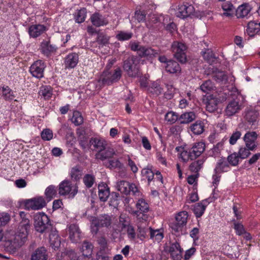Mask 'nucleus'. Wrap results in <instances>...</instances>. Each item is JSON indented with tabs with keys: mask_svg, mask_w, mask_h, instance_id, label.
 <instances>
[{
	"mask_svg": "<svg viewBox=\"0 0 260 260\" xmlns=\"http://www.w3.org/2000/svg\"><path fill=\"white\" fill-rule=\"evenodd\" d=\"M29 231V230L18 227L15 234L5 240V249L10 253L15 252L27 241Z\"/></svg>",
	"mask_w": 260,
	"mask_h": 260,
	"instance_id": "f257e3e1",
	"label": "nucleus"
},
{
	"mask_svg": "<svg viewBox=\"0 0 260 260\" xmlns=\"http://www.w3.org/2000/svg\"><path fill=\"white\" fill-rule=\"evenodd\" d=\"M34 228L35 230L41 234L49 232L53 228L48 216L44 212L39 213L34 215Z\"/></svg>",
	"mask_w": 260,
	"mask_h": 260,
	"instance_id": "f03ea898",
	"label": "nucleus"
},
{
	"mask_svg": "<svg viewBox=\"0 0 260 260\" xmlns=\"http://www.w3.org/2000/svg\"><path fill=\"white\" fill-rule=\"evenodd\" d=\"M129 46L132 50L137 51L138 55L142 58L152 59L156 57L159 54L158 50L151 47L141 45L139 43L131 42Z\"/></svg>",
	"mask_w": 260,
	"mask_h": 260,
	"instance_id": "7ed1b4c3",
	"label": "nucleus"
},
{
	"mask_svg": "<svg viewBox=\"0 0 260 260\" xmlns=\"http://www.w3.org/2000/svg\"><path fill=\"white\" fill-rule=\"evenodd\" d=\"M121 77V71L119 68L115 70L113 73L108 71H104L100 77L96 86L101 87L105 85H110L118 81Z\"/></svg>",
	"mask_w": 260,
	"mask_h": 260,
	"instance_id": "20e7f679",
	"label": "nucleus"
},
{
	"mask_svg": "<svg viewBox=\"0 0 260 260\" xmlns=\"http://www.w3.org/2000/svg\"><path fill=\"white\" fill-rule=\"evenodd\" d=\"M123 68L130 77H136L139 75V64L134 56H129L124 60Z\"/></svg>",
	"mask_w": 260,
	"mask_h": 260,
	"instance_id": "39448f33",
	"label": "nucleus"
},
{
	"mask_svg": "<svg viewBox=\"0 0 260 260\" xmlns=\"http://www.w3.org/2000/svg\"><path fill=\"white\" fill-rule=\"evenodd\" d=\"M77 185H73L68 180L62 181L59 185V193L61 196L69 194L70 197L74 198L77 193L78 189Z\"/></svg>",
	"mask_w": 260,
	"mask_h": 260,
	"instance_id": "423d86ee",
	"label": "nucleus"
},
{
	"mask_svg": "<svg viewBox=\"0 0 260 260\" xmlns=\"http://www.w3.org/2000/svg\"><path fill=\"white\" fill-rule=\"evenodd\" d=\"M172 50L174 53V57L179 62L181 63L186 62L187 58L185 52L186 47L183 43L174 42L172 45Z\"/></svg>",
	"mask_w": 260,
	"mask_h": 260,
	"instance_id": "0eeeda50",
	"label": "nucleus"
},
{
	"mask_svg": "<svg viewBox=\"0 0 260 260\" xmlns=\"http://www.w3.org/2000/svg\"><path fill=\"white\" fill-rule=\"evenodd\" d=\"M46 202L42 197L34 198L24 201L25 208L29 210H39L46 206Z\"/></svg>",
	"mask_w": 260,
	"mask_h": 260,
	"instance_id": "6e6552de",
	"label": "nucleus"
},
{
	"mask_svg": "<svg viewBox=\"0 0 260 260\" xmlns=\"http://www.w3.org/2000/svg\"><path fill=\"white\" fill-rule=\"evenodd\" d=\"M46 67L42 60L35 61L30 67L29 71L34 77L41 78L43 77L44 70Z\"/></svg>",
	"mask_w": 260,
	"mask_h": 260,
	"instance_id": "1a4fd4ad",
	"label": "nucleus"
},
{
	"mask_svg": "<svg viewBox=\"0 0 260 260\" xmlns=\"http://www.w3.org/2000/svg\"><path fill=\"white\" fill-rule=\"evenodd\" d=\"M194 11V8L191 5L182 4L178 6L176 15L178 17L184 19L190 16Z\"/></svg>",
	"mask_w": 260,
	"mask_h": 260,
	"instance_id": "9d476101",
	"label": "nucleus"
},
{
	"mask_svg": "<svg viewBox=\"0 0 260 260\" xmlns=\"http://www.w3.org/2000/svg\"><path fill=\"white\" fill-rule=\"evenodd\" d=\"M205 149V143L202 142L195 143L189 150L188 157L191 160L200 156Z\"/></svg>",
	"mask_w": 260,
	"mask_h": 260,
	"instance_id": "9b49d317",
	"label": "nucleus"
},
{
	"mask_svg": "<svg viewBox=\"0 0 260 260\" xmlns=\"http://www.w3.org/2000/svg\"><path fill=\"white\" fill-rule=\"evenodd\" d=\"M257 135L255 132H247L244 137L246 147L251 150H253L256 147L255 141L256 140Z\"/></svg>",
	"mask_w": 260,
	"mask_h": 260,
	"instance_id": "f8f14e48",
	"label": "nucleus"
},
{
	"mask_svg": "<svg viewBox=\"0 0 260 260\" xmlns=\"http://www.w3.org/2000/svg\"><path fill=\"white\" fill-rule=\"evenodd\" d=\"M206 110L209 112H214L217 109L219 100L213 94L208 95L205 100Z\"/></svg>",
	"mask_w": 260,
	"mask_h": 260,
	"instance_id": "ddd939ff",
	"label": "nucleus"
},
{
	"mask_svg": "<svg viewBox=\"0 0 260 260\" xmlns=\"http://www.w3.org/2000/svg\"><path fill=\"white\" fill-rule=\"evenodd\" d=\"M49 242L52 248L55 249L58 248L60 245V238L58 234V231L56 228H53L49 232Z\"/></svg>",
	"mask_w": 260,
	"mask_h": 260,
	"instance_id": "4468645a",
	"label": "nucleus"
},
{
	"mask_svg": "<svg viewBox=\"0 0 260 260\" xmlns=\"http://www.w3.org/2000/svg\"><path fill=\"white\" fill-rule=\"evenodd\" d=\"M70 238L73 243H78L81 238V232L78 226L71 224L69 227Z\"/></svg>",
	"mask_w": 260,
	"mask_h": 260,
	"instance_id": "2eb2a0df",
	"label": "nucleus"
},
{
	"mask_svg": "<svg viewBox=\"0 0 260 260\" xmlns=\"http://www.w3.org/2000/svg\"><path fill=\"white\" fill-rule=\"evenodd\" d=\"M99 197L100 201L105 202L110 195V189L108 185L104 182L99 184Z\"/></svg>",
	"mask_w": 260,
	"mask_h": 260,
	"instance_id": "dca6fc26",
	"label": "nucleus"
},
{
	"mask_svg": "<svg viewBox=\"0 0 260 260\" xmlns=\"http://www.w3.org/2000/svg\"><path fill=\"white\" fill-rule=\"evenodd\" d=\"M92 249L93 246L91 243L84 241L82 248V254L81 256H78V257H82L86 259H88V260H92Z\"/></svg>",
	"mask_w": 260,
	"mask_h": 260,
	"instance_id": "f3484780",
	"label": "nucleus"
},
{
	"mask_svg": "<svg viewBox=\"0 0 260 260\" xmlns=\"http://www.w3.org/2000/svg\"><path fill=\"white\" fill-rule=\"evenodd\" d=\"M90 20L92 24L96 27L106 25L108 23L107 20L99 13L93 14L90 17Z\"/></svg>",
	"mask_w": 260,
	"mask_h": 260,
	"instance_id": "a211bd4d",
	"label": "nucleus"
},
{
	"mask_svg": "<svg viewBox=\"0 0 260 260\" xmlns=\"http://www.w3.org/2000/svg\"><path fill=\"white\" fill-rule=\"evenodd\" d=\"M48 255L45 247L38 248L31 255V260H47Z\"/></svg>",
	"mask_w": 260,
	"mask_h": 260,
	"instance_id": "6ab92c4d",
	"label": "nucleus"
},
{
	"mask_svg": "<svg viewBox=\"0 0 260 260\" xmlns=\"http://www.w3.org/2000/svg\"><path fill=\"white\" fill-rule=\"evenodd\" d=\"M89 145L90 146H93V148H92L93 150L100 152L105 149L107 144L104 140L98 138H91L89 141Z\"/></svg>",
	"mask_w": 260,
	"mask_h": 260,
	"instance_id": "aec40b11",
	"label": "nucleus"
},
{
	"mask_svg": "<svg viewBox=\"0 0 260 260\" xmlns=\"http://www.w3.org/2000/svg\"><path fill=\"white\" fill-rule=\"evenodd\" d=\"M241 109V106L239 103L235 100L229 102L225 109L226 115L231 116L238 112Z\"/></svg>",
	"mask_w": 260,
	"mask_h": 260,
	"instance_id": "412c9836",
	"label": "nucleus"
},
{
	"mask_svg": "<svg viewBox=\"0 0 260 260\" xmlns=\"http://www.w3.org/2000/svg\"><path fill=\"white\" fill-rule=\"evenodd\" d=\"M46 30V26L44 25L37 24L31 25L28 30L30 37L37 38Z\"/></svg>",
	"mask_w": 260,
	"mask_h": 260,
	"instance_id": "4be33fe9",
	"label": "nucleus"
},
{
	"mask_svg": "<svg viewBox=\"0 0 260 260\" xmlns=\"http://www.w3.org/2000/svg\"><path fill=\"white\" fill-rule=\"evenodd\" d=\"M78 62V55L76 53L69 54L65 58L66 68H74Z\"/></svg>",
	"mask_w": 260,
	"mask_h": 260,
	"instance_id": "5701e85b",
	"label": "nucleus"
},
{
	"mask_svg": "<svg viewBox=\"0 0 260 260\" xmlns=\"http://www.w3.org/2000/svg\"><path fill=\"white\" fill-rule=\"evenodd\" d=\"M229 163L226 161L225 158H221L217 162L214 169L215 174H220L222 172H227L230 168Z\"/></svg>",
	"mask_w": 260,
	"mask_h": 260,
	"instance_id": "b1692460",
	"label": "nucleus"
},
{
	"mask_svg": "<svg viewBox=\"0 0 260 260\" xmlns=\"http://www.w3.org/2000/svg\"><path fill=\"white\" fill-rule=\"evenodd\" d=\"M196 118V115L193 112H185L179 117V120L181 124L190 123Z\"/></svg>",
	"mask_w": 260,
	"mask_h": 260,
	"instance_id": "393cba45",
	"label": "nucleus"
},
{
	"mask_svg": "<svg viewBox=\"0 0 260 260\" xmlns=\"http://www.w3.org/2000/svg\"><path fill=\"white\" fill-rule=\"evenodd\" d=\"M251 10V7L248 4H244L238 7L236 10V15L238 18L247 16Z\"/></svg>",
	"mask_w": 260,
	"mask_h": 260,
	"instance_id": "a878e982",
	"label": "nucleus"
},
{
	"mask_svg": "<svg viewBox=\"0 0 260 260\" xmlns=\"http://www.w3.org/2000/svg\"><path fill=\"white\" fill-rule=\"evenodd\" d=\"M115 153L113 149L108 148L101 150L96 154V158L102 160L111 157Z\"/></svg>",
	"mask_w": 260,
	"mask_h": 260,
	"instance_id": "bb28decb",
	"label": "nucleus"
},
{
	"mask_svg": "<svg viewBox=\"0 0 260 260\" xmlns=\"http://www.w3.org/2000/svg\"><path fill=\"white\" fill-rule=\"evenodd\" d=\"M166 70L170 73H176L181 71V68L177 62L174 60H170L167 61L166 66Z\"/></svg>",
	"mask_w": 260,
	"mask_h": 260,
	"instance_id": "cd10ccee",
	"label": "nucleus"
},
{
	"mask_svg": "<svg viewBox=\"0 0 260 260\" xmlns=\"http://www.w3.org/2000/svg\"><path fill=\"white\" fill-rule=\"evenodd\" d=\"M190 128L194 135H200L204 131V123L202 121L198 120L190 125Z\"/></svg>",
	"mask_w": 260,
	"mask_h": 260,
	"instance_id": "c85d7f7f",
	"label": "nucleus"
},
{
	"mask_svg": "<svg viewBox=\"0 0 260 260\" xmlns=\"http://www.w3.org/2000/svg\"><path fill=\"white\" fill-rule=\"evenodd\" d=\"M258 113L254 110H249L245 112V120L250 124H254L256 121Z\"/></svg>",
	"mask_w": 260,
	"mask_h": 260,
	"instance_id": "c756f323",
	"label": "nucleus"
},
{
	"mask_svg": "<svg viewBox=\"0 0 260 260\" xmlns=\"http://www.w3.org/2000/svg\"><path fill=\"white\" fill-rule=\"evenodd\" d=\"M246 31L249 36L253 37L260 31V28L257 23L250 21L247 24Z\"/></svg>",
	"mask_w": 260,
	"mask_h": 260,
	"instance_id": "7c9ffc66",
	"label": "nucleus"
},
{
	"mask_svg": "<svg viewBox=\"0 0 260 260\" xmlns=\"http://www.w3.org/2000/svg\"><path fill=\"white\" fill-rule=\"evenodd\" d=\"M55 51V48L52 45L50 44V42L48 41H44L41 44V51L46 56Z\"/></svg>",
	"mask_w": 260,
	"mask_h": 260,
	"instance_id": "2f4dec72",
	"label": "nucleus"
},
{
	"mask_svg": "<svg viewBox=\"0 0 260 260\" xmlns=\"http://www.w3.org/2000/svg\"><path fill=\"white\" fill-rule=\"evenodd\" d=\"M19 215L21 219V221L20 222L18 227L20 228H25L28 230H30V221L28 218L26 217V214L25 212L23 211L20 212Z\"/></svg>",
	"mask_w": 260,
	"mask_h": 260,
	"instance_id": "473e14b6",
	"label": "nucleus"
},
{
	"mask_svg": "<svg viewBox=\"0 0 260 260\" xmlns=\"http://www.w3.org/2000/svg\"><path fill=\"white\" fill-rule=\"evenodd\" d=\"M143 223H139L138 225L137 237L142 239L146 237V234L150 232L151 227L148 228L143 225Z\"/></svg>",
	"mask_w": 260,
	"mask_h": 260,
	"instance_id": "72a5a7b5",
	"label": "nucleus"
},
{
	"mask_svg": "<svg viewBox=\"0 0 260 260\" xmlns=\"http://www.w3.org/2000/svg\"><path fill=\"white\" fill-rule=\"evenodd\" d=\"M130 183L128 182L122 180L117 183V188L118 190L125 194H129Z\"/></svg>",
	"mask_w": 260,
	"mask_h": 260,
	"instance_id": "f704fd0d",
	"label": "nucleus"
},
{
	"mask_svg": "<svg viewBox=\"0 0 260 260\" xmlns=\"http://www.w3.org/2000/svg\"><path fill=\"white\" fill-rule=\"evenodd\" d=\"M96 220L101 227H108L111 224V218L108 215H104Z\"/></svg>",
	"mask_w": 260,
	"mask_h": 260,
	"instance_id": "c9c22d12",
	"label": "nucleus"
},
{
	"mask_svg": "<svg viewBox=\"0 0 260 260\" xmlns=\"http://www.w3.org/2000/svg\"><path fill=\"white\" fill-rule=\"evenodd\" d=\"M203 202H204V201H203L202 202L199 203L194 206L193 212L197 218L202 216L205 210L206 205H203Z\"/></svg>",
	"mask_w": 260,
	"mask_h": 260,
	"instance_id": "e433bc0d",
	"label": "nucleus"
},
{
	"mask_svg": "<svg viewBox=\"0 0 260 260\" xmlns=\"http://www.w3.org/2000/svg\"><path fill=\"white\" fill-rule=\"evenodd\" d=\"M82 171L78 166L73 168L71 170L70 175L72 179L75 181L79 180L82 176Z\"/></svg>",
	"mask_w": 260,
	"mask_h": 260,
	"instance_id": "4c0bfd02",
	"label": "nucleus"
},
{
	"mask_svg": "<svg viewBox=\"0 0 260 260\" xmlns=\"http://www.w3.org/2000/svg\"><path fill=\"white\" fill-rule=\"evenodd\" d=\"M204 160L203 159H198L192 162L189 166V170L194 173H198L202 167Z\"/></svg>",
	"mask_w": 260,
	"mask_h": 260,
	"instance_id": "58836bf2",
	"label": "nucleus"
},
{
	"mask_svg": "<svg viewBox=\"0 0 260 260\" xmlns=\"http://www.w3.org/2000/svg\"><path fill=\"white\" fill-rule=\"evenodd\" d=\"M86 9L84 8L79 10L75 15L76 22L78 23L84 22L86 17Z\"/></svg>",
	"mask_w": 260,
	"mask_h": 260,
	"instance_id": "ea45409f",
	"label": "nucleus"
},
{
	"mask_svg": "<svg viewBox=\"0 0 260 260\" xmlns=\"http://www.w3.org/2000/svg\"><path fill=\"white\" fill-rule=\"evenodd\" d=\"M216 72H214L212 78L218 82H222L228 80L226 75L222 71L216 70Z\"/></svg>",
	"mask_w": 260,
	"mask_h": 260,
	"instance_id": "a19ab883",
	"label": "nucleus"
},
{
	"mask_svg": "<svg viewBox=\"0 0 260 260\" xmlns=\"http://www.w3.org/2000/svg\"><path fill=\"white\" fill-rule=\"evenodd\" d=\"M188 217V213L186 211L179 212L176 216L175 219L180 223L181 225L185 226Z\"/></svg>",
	"mask_w": 260,
	"mask_h": 260,
	"instance_id": "79ce46f5",
	"label": "nucleus"
},
{
	"mask_svg": "<svg viewBox=\"0 0 260 260\" xmlns=\"http://www.w3.org/2000/svg\"><path fill=\"white\" fill-rule=\"evenodd\" d=\"M165 120L170 124L174 123L179 120L178 115L174 112H168L165 115Z\"/></svg>",
	"mask_w": 260,
	"mask_h": 260,
	"instance_id": "37998d69",
	"label": "nucleus"
},
{
	"mask_svg": "<svg viewBox=\"0 0 260 260\" xmlns=\"http://www.w3.org/2000/svg\"><path fill=\"white\" fill-rule=\"evenodd\" d=\"M2 96L6 101L13 99L14 95L12 90L8 87H3L2 88Z\"/></svg>",
	"mask_w": 260,
	"mask_h": 260,
	"instance_id": "c03bdc74",
	"label": "nucleus"
},
{
	"mask_svg": "<svg viewBox=\"0 0 260 260\" xmlns=\"http://www.w3.org/2000/svg\"><path fill=\"white\" fill-rule=\"evenodd\" d=\"M214 85L210 80L205 81L201 86L200 89L204 92L208 93L213 90Z\"/></svg>",
	"mask_w": 260,
	"mask_h": 260,
	"instance_id": "a18cd8bd",
	"label": "nucleus"
},
{
	"mask_svg": "<svg viewBox=\"0 0 260 260\" xmlns=\"http://www.w3.org/2000/svg\"><path fill=\"white\" fill-rule=\"evenodd\" d=\"M184 226L183 225H181L180 223L178 222L176 219L175 221H173L170 223V227L172 229L174 234L180 232H182Z\"/></svg>",
	"mask_w": 260,
	"mask_h": 260,
	"instance_id": "49530a36",
	"label": "nucleus"
},
{
	"mask_svg": "<svg viewBox=\"0 0 260 260\" xmlns=\"http://www.w3.org/2000/svg\"><path fill=\"white\" fill-rule=\"evenodd\" d=\"M94 176L90 174H86L83 179V182L87 188L92 187L94 182Z\"/></svg>",
	"mask_w": 260,
	"mask_h": 260,
	"instance_id": "de8ad7c7",
	"label": "nucleus"
},
{
	"mask_svg": "<svg viewBox=\"0 0 260 260\" xmlns=\"http://www.w3.org/2000/svg\"><path fill=\"white\" fill-rule=\"evenodd\" d=\"M202 55L209 63H213L216 58L212 51L209 49H207L205 52H203Z\"/></svg>",
	"mask_w": 260,
	"mask_h": 260,
	"instance_id": "09e8293b",
	"label": "nucleus"
},
{
	"mask_svg": "<svg viewBox=\"0 0 260 260\" xmlns=\"http://www.w3.org/2000/svg\"><path fill=\"white\" fill-rule=\"evenodd\" d=\"M119 224L121 225V229L123 230L130 226V220L128 216L121 214L119 216Z\"/></svg>",
	"mask_w": 260,
	"mask_h": 260,
	"instance_id": "8fccbe9b",
	"label": "nucleus"
},
{
	"mask_svg": "<svg viewBox=\"0 0 260 260\" xmlns=\"http://www.w3.org/2000/svg\"><path fill=\"white\" fill-rule=\"evenodd\" d=\"M239 158H240V157H239L238 154L234 152L228 156L227 160L230 165L233 166H236L238 165Z\"/></svg>",
	"mask_w": 260,
	"mask_h": 260,
	"instance_id": "3c124183",
	"label": "nucleus"
},
{
	"mask_svg": "<svg viewBox=\"0 0 260 260\" xmlns=\"http://www.w3.org/2000/svg\"><path fill=\"white\" fill-rule=\"evenodd\" d=\"M39 94L40 96L43 97L45 100L49 99L52 95V92L50 88L49 87H42Z\"/></svg>",
	"mask_w": 260,
	"mask_h": 260,
	"instance_id": "603ef678",
	"label": "nucleus"
},
{
	"mask_svg": "<svg viewBox=\"0 0 260 260\" xmlns=\"http://www.w3.org/2000/svg\"><path fill=\"white\" fill-rule=\"evenodd\" d=\"M136 206L137 208L139 209L140 211V212L146 213L148 212L149 210V206L147 203L143 199L139 200L138 202L136 204Z\"/></svg>",
	"mask_w": 260,
	"mask_h": 260,
	"instance_id": "864d4df0",
	"label": "nucleus"
},
{
	"mask_svg": "<svg viewBox=\"0 0 260 260\" xmlns=\"http://www.w3.org/2000/svg\"><path fill=\"white\" fill-rule=\"evenodd\" d=\"M250 150H251L246 147H241L239 149V152L237 153L238 154V156L240 157V158L245 159L251 154L249 151Z\"/></svg>",
	"mask_w": 260,
	"mask_h": 260,
	"instance_id": "5fc2aeb1",
	"label": "nucleus"
},
{
	"mask_svg": "<svg viewBox=\"0 0 260 260\" xmlns=\"http://www.w3.org/2000/svg\"><path fill=\"white\" fill-rule=\"evenodd\" d=\"M56 191L55 189V187L53 185H50L48 186L45 190V195L46 198L49 199V201L51 200L53 197L56 194Z\"/></svg>",
	"mask_w": 260,
	"mask_h": 260,
	"instance_id": "6e6d98bb",
	"label": "nucleus"
},
{
	"mask_svg": "<svg viewBox=\"0 0 260 260\" xmlns=\"http://www.w3.org/2000/svg\"><path fill=\"white\" fill-rule=\"evenodd\" d=\"M41 137L45 141H49L52 139L53 133L50 129H45L41 133Z\"/></svg>",
	"mask_w": 260,
	"mask_h": 260,
	"instance_id": "4d7b16f0",
	"label": "nucleus"
},
{
	"mask_svg": "<svg viewBox=\"0 0 260 260\" xmlns=\"http://www.w3.org/2000/svg\"><path fill=\"white\" fill-rule=\"evenodd\" d=\"M109 167L123 170L124 166L118 159H112L109 161Z\"/></svg>",
	"mask_w": 260,
	"mask_h": 260,
	"instance_id": "13d9d810",
	"label": "nucleus"
},
{
	"mask_svg": "<svg viewBox=\"0 0 260 260\" xmlns=\"http://www.w3.org/2000/svg\"><path fill=\"white\" fill-rule=\"evenodd\" d=\"M132 36L133 34L132 32L121 31L117 35L116 38L119 41H124L130 39Z\"/></svg>",
	"mask_w": 260,
	"mask_h": 260,
	"instance_id": "bf43d9fd",
	"label": "nucleus"
},
{
	"mask_svg": "<svg viewBox=\"0 0 260 260\" xmlns=\"http://www.w3.org/2000/svg\"><path fill=\"white\" fill-rule=\"evenodd\" d=\"M10 216L8 213H3L0 214V227L5 225L10 220Z\"/></svg>",
	"mask_w": 260,
	"mask_h": 260,
	"instance_id": "052dcab7",
	"label": "nucleus"
},
{
	"mask_svg": "<svg viewBox=\"0 0 260 260\" xmlns=\"http://www.w3.org/2000/svg\"><path fill=\"white\" fill-rule=\"evenodd\" d=\"M79 114L78 112H74L72 119L73 122L76 125H79L83 122V117L81 115L78 116Z\"/></svg>",
	"mask_w": 260,
	"mask_h": 260,
	"instance_id": "680f3d73",
	"label": "nucleus"
},
{
	"mask_svg": "<svg viewBox=\"0 0 260 260\" xmlns=\"http://www.w3.org/2000/svg\"><path fill=\"white\" fill-rule=\"evenodd\" d=\"M109 38L106 35L101 33L99 34L97 42L101 44L105 45L109 43Z\"/></svg>",
	"mask_w": 260,
	"mask_h": 260,
	"instance_id": "e2e57ef3",
	"label": "nucleus"
},
{
	"mask_svg": "<svg viewBox=\"0 0 260 260\" xmlns=\"http://www.w3.org/2000/svg\"><path fill=\"white\" fill-rule=\"evenodd\" d=\"M142 174L146 177L148 182L151 181L153 178L154 173L150 169H143L142 171Z\"/></svg>",
	"mask_w": 260,
	"mask_h": 260,
	"instance_id": "0e129e2a",
	"label": "nucleus"
},
{
	"mask_svg": "<svg viewBox=\"0 0 260 260\" xmlns=\"http://www.w3.org/2000/svg\"><path fill=\"white\" fill-rule=\"evenodd\" d=\"M146 13L145 11H142L141 10H137L135 12V17L139 22L143 21L145 20Z\"/></svg>",
	"mask_w": 260,
	"mask_h": 260,
	"instance_id": "69168bd1",
	"label": "nucleus"
},
{
	"mask_svg": "<svg viewBox=\"0 0 260 260\" xmlns=\"http://www.w3.org/2000/svg\"><path fill=\"white\" fill-rule=\"evenodd\" d=\"M241 133L239 131H236L231 136L229 142L231 145L236 144L237 141L240 138Z\"/></svg>",
	"mask_w": 260,
	"mask_h": 260,
	"instance_id": "338daca9",
	"label": "nucleus"
},
{
	"mask_svg": "<svg viewBox=\"0 0 260 260\" xmlns=\"http://www.w3.org/2000/svg\"><path fill=\"white\" fill-rule=\"evenodd\" d=\"M234 229L238 235H241L245 233V230L243 224L240 223H234Z\"/></svg>",
	"mask_w": 260,
	"mask_h": 260,
	"instance_id": "774afa93",
	"label": "nucleus"
}]
</instances>
